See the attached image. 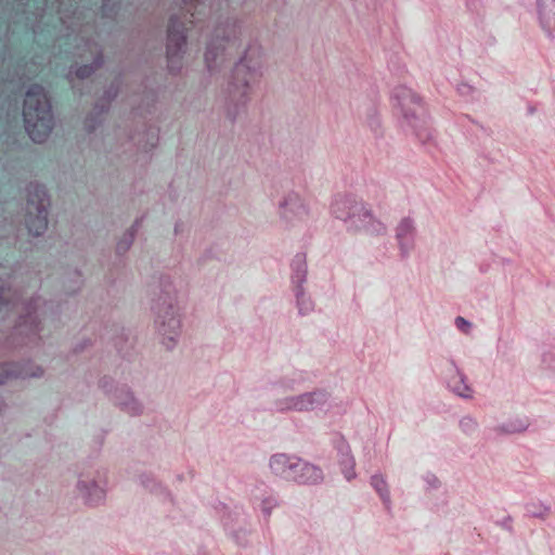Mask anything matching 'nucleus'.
<instances>
[{
	"mask_svg": "<svg viewBox=\"0 0 555 555\" xmlns=\"http://www.w3.org/2000/svg\"><path fill=\"white\" fill-rule=\"evenodd\" d=\"M455 325L456 327L464 332V333H468L469 328H470V323L468 321H466L464 318L462 317H457L455 319Z\"/></svg>",
	"mask_w": 555,
	"mask_h": 555,
	"instance_id": "obj_20",
	"label": "nucleus"
},
{
	"mask_svg": "<svg viewBox=\"0 0 555 555\" xmlns=\"http://www.w3.org/2000/svg\"><path fill=\"white\" fill-rule=\"evenodd\" d=\"M322 478L323 476L320 468L299 459L297 470L294 472V476L289 477L288 480H294L299 483H318Z\"/></svg>",
	"mask_w": 555,
	"mask_h": 555,
	"instance_id": "obj_9",
	"label": "nucleus"
},
{
	"mask_svg": "<svg viewBox=\"0 0 555 555\" xmlns=\"http://www.w3.org/2000/svg\"><path fill=\"white\" fill-rule=\"evenodd\" d=\"M297 202L298 201H296L295 203H285V206L289 205L291 206V210H293L297 206Z\"/></svg>",
	"mask_w": 555,
	"mask_h": 555,
	"instance_id": "obj_24",
	"label": "nucleus"
},
{
	"mask_svg": "<svg viewBox=\"0 0 555 555\" xmlns=\"http://www.w3.org/2000/svg\"><path fill=\"white\" fill-rule=\"evenodd\" d=\"M48 195L43 185H31L28 191L26 225L35 236L41 235L48 227Z\"/></svg>",
	"mask_w": 555,
	"mask_h": 555,
	"instance_id": "obj_2",
	"label": "nucleus"
},
{
	"mask_svg": "<svg viewBox=\"0 0 555 555\" xmlns=\"http://www.w3.org/2000/svg\"><path fill=\"white\" fill-rule=\"evenodd\" d=\"M295 266H296V279L298 281H301L304 279V276H305V273H306L305 259L302 257H298L295 260Z\"/></svg>",
	"mask_w": 555,
	"mask_h": 555,
	"instance_id": "obj_19",
	"label": "nucleus"
},
{
	"mask_svg": "<svg viewBox=\"0 0 555 555\" xmlns=\"http://www.w3.org/2000/svg\"><path fill=\"white\" fill-rule=\"evenodd\" d=\"M129 238H130L129 242L125 246H122L121 243L118 244V249H127L129 247V244L131 243V241L133 238V234L132 233L129 234Z\"/></svg>",
	"mask_w": 555,
	"mask_h": 555,
	"instance_id": "obj_21",
	"label": "nucleus"
},
{
	"mask_svg": "<svg viewBox=\"0 0 555 555\" xmlns=\"http://www.w3.org/2000/svg\"><path fill=\"white\" fill-rule=\"evenodd\" d=\"M326 400L327 397L322 391L309 392L288 399L284 409L295 411L314 410L323 405Z\"/></svg>",
	"mask_w": 555,
	"mask_h": 555,
	"instance_id": "obj_6",
	"label": "nucleus"
},
{
	"mask_svg": "<svg viewBox=\"0 0 555 555\" xmlns=\"http://www.w3.org/2000/svg\"><path fill=\"white\" fill-rule=\"evenodd\" d=\"M188 28L178 23L176 17H171L168 25L167 38V57L169 63H173L179 57L186 41L185 31Z\"/></svg>",
	"mask_w": 555,
	"mask_h": 555,
	"instance_id": "obj_5",
	"label": "nucleus"
},
{
	"mask_svg": "<svg viewBox=\"0 0 555 555\" xmlns=\"http://www.w3.org/2000/svg\"><path fill=\"white\" fill-rule=\"evenodd\" d=\"M378 483H379V479H378V477H373V478H372V485H373V487L377 490V492H379Z\"/></svg>",
	"mask_w": 555,
	"mask_h": 555,
	"instance_id": "obj_22",
	"label": "nucleus"
},
{
	"mask_svg": "<svg viewBox=\"0 0 555 555\" xmlns=\"http://www.w3.org/2000/svg\"><path fill=\"white\" fill-rule=\"evenodd\" d=\"M399 105L402 107L404 118L409 120L410 125L415 128L416 135L422 141L430 138L427 127L426 109L422 100L412 90L402 88L397 95Z\"/></svg>",
	"mask_w": 555,
	"mask_h": 555,
	"instance_id": "obj_3",
	"label": "nucleus"
},
{
	"mask_svg": "<svg viewBox=\"0 0 555 555\" xmlns=\"http://www.w3.org/2000/svg\"><path fill=\"white\" fill-rule=\"evenodd\" d=\"M356 204H358V203L350 198H347V197L337 198L332 204V212L338 219H341V220L349 219L351 221V215L353 212L352 206H354Z\"/></svg>",
	"mask_w": 555,
	"mask_h": 555,
	"instance_id": "obj_11",
	"label": "nucleus"
},
{
	"mask_svg": "<svg viewBox=\"0 0 555 555\" xmlns=\"http://www.w3.org/2000/svg\"><path fill=\"white\" fill-rule=\"evenodd\" d=\"M353 212L351 215V225L358 231H375L377 230V222L372 216L371 211L361 203L352 206Z\"/></svg>",
	"mask_w": 555,
	"mask_h": 555,
	"instance_id": "obj_7",
	"label": "nucleus"
},
{
	"mask_svg": "<svg viewBox=\"0 0 555 555\" xmlns=\"http://www.w3.org/2000/svg\"><path fill=\"white\" fill-rule=\"evenodd\" d=\"M231 47H232V44L230 43L229 39H225L224 43H220L218 47H216L217 51H215V47L214 46L208 47V49H207V51L205 53V61L207 63L208 68L212 69L214 68V64L212 63H215L219 56L223 57L225 52Z\"/></svg>",
	"mask_w": 555,
	"mask_h": 555,
	"instance_id": "obj_13",
	"label": "nucleus"
},
{
	"mask_svg": "<svg viewBox=\"0 0 555 555\" xmlns=\"http://www.w3.org/2000/svg\"><path fill=\"white\" fill-rule=\"evenodd\" d=\"M101 60H96L93 64L91 65H83V66H80L77 70H76V76L80 79H85V78H89L93 73L94 70L98 68L99 64H100Z\"/></svg>",
	"mask_w": 555,
	"mask_h": 555,
	"instance_id": "obj_18",
	"label": "nucleus"
},
{
	"mask_svg": "<svg viewBox=\"0 0 555 555\" xmlns=\"http://www.w3.org/2000/svg\"><path fill=\"white\" fill-rule=\"evenodd\" d=\"M449 386L460 397L468 398L472 395L470 388L464 382L461 374L456 373L449 379Z\"/></svg>",
	"mask_w": 555,
	"mask_h": 555,
	"instance_id": "obj_15",
	"label": "nucleus"
},
{
	"mask_svg": "<svg viewBox=\"0 0 555 555\" xmlns=\"http://www.w3.org/2000/svg\"><path fill=\"white\" fill-rule=\"evenodd\" d=\"M343 466V473L345 474V477L350 480L354 477L353 466L354 461L351 456H349L348 453L344 454V460L341 461Z\"/></svg>",
	"mask_w": 555,
	"mask_h": 555,
	"instance_id": "obj_17",
	"label": "nucleus"
},
{
	"mask_svg": "<svg viewBox=\"0 0 555 555\" xmlns=\"http://www.w3.org/2000/svg\"><path fill=\"white\" fill-rule=\"evenodd\" d=\"M163 335H166L167 334V331L165 330V326H166V322L164 321L163 324ZM167 326L169 328V334H173V335H177V331L179 330L180 327V320L178 318H176L173 314L170 315V318L168 319V322H167ZM168 339L170 341H173L175 337L172 335H168Z\"/></svg>",
	"mask_w": 555,
	"mask_h": 555,
	"instance_id": "obj_16",
	"label": "nucleus"
},
{
	"mask_svg": "<svg viewBox=\"0 0 555 555\" xmlns=\"http://www.w3.org/2000/svg\"><path fill=\"white\" fill-rule=\"evenodd\" d=\"M539 13L543 27L555 30V0H540Z\"/></svg>",
	"mask_w": 555,
	"mask_h": 555,
	"instance_id": "obj_10",
	"label": "nucleus"
},
{
	"mask_svg": "<svg viewBox=\"0 0 555 555\" xmlns=\"http://www.w3.org/2000/svg\"><path fill=\"white\" fill-rule=\"evenodd\" d=\"M15 364H12V363H2L0 364V385L1 384H4L9 378L10 376L14 375L15 377H26V376H39L41 373H38V372H31V373H27V372H22V371H16L15 370Z\"/></svg>",
	"mask_w": 555,
	"mask_h": 555,
	"instance_id": "obj_14",
	"label": "nucleus"
},
{
	"mask_svg": "<svg viewBox=\"0 0 555 555\" xmlns=\"http://www.w3.org/2000/svg\"><path fill=\"white\" fill-rule=\"evenodd\" d=\"M192 1L193 0H184V3H185V5H190V4H192Z\"/></svg>",
	"mask_w": 555,
	"mask_h": 555,
	"instance_id": "obj_25",
	"label": "nucleus"
},
{
	"mask_svg": "<svg viewBox=\"0 0 555 555\" xmlns=\"http://www.w3.org/2000/svg\"><path fill=\"white\" fill-rule=\"evenodd\" d=\"M299 459L291 457L285 454H275L270 460L271 470L285 479L294 476V472L297 470V463Z\"/></svg>",
	"mask_w": 555,
	"mask_h": 555,
	"instance_id": "obj_8",
	"label": "nucleus"
},
{
	"mask_svg": "<svg viewBox=\"0 0 555 555\" xmlns=\"http://www.w3.org/2000/svg\"><path fill=\"white\" fill-rule=\"evenodd\" d=\"M23 117L29 138L36 143L44 142L53 128V115L42 86L33 85L26 92Z\"/></svg>",
	"mask_w": 555,
	"mask_h": 555,
	"instance_id": "obj_1",
	"label": "nucleus"
},
{
	"mask_svg": "<svg viewBox=\"0 0 555 555\" xmlns=\"http://www.w3.org/2000/svg\"><path fill=\"white\" fill-rule=\"evenodd\" d=\"M261 52L258 48H249L245 56L234 67V87L242 96L246 95V90L249 88L250 82H255L260 76L259 69L261 66Z\"/></svg>",
	"mask_w": 555,
	"mask_h": 555,
	"instance_id": "obj_4",
	"label": "nucleus"
},
{
	"mask_svg": "<svg viewBox=\"0 0 555 555\" xmlns=\"http://www.w3.org/2000/svg\"><path fill=\"white\" fill-rule=\"evenodd\" d=\"M413 224L410 219H403L397 228V238L403 250H406L412 242Z\"/></svg>",
	"mask_w": 555,
	"mask_h": 555,
	"instance_id": "obj_12",
	"label": "nucleus"
},
{
	"mask_svg": "<svg viewBox=\"0 0 555 555\" xmlns=\"http://www.w3.org/2000/svg\"><path fill=\"white\" fill-rule=\"evenodd\" d=\"M297 300H298V305H299V310L302 311L304 310V307H302L304 301L300 298L299 292L297 293Z\"/></svg>",
	"mask_w": 555,
	"mask_h": 555,
	"instance_id": "obj_23",
	"label": "nucleus"
}]
</instances>
